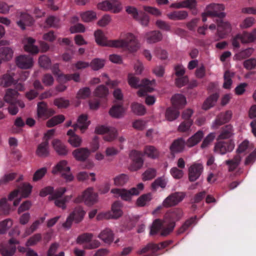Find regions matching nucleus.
Returning a JSON list of instances; mask_svg holds the SVG:
<instances>
[{"label": "nucleus", "mask_w": 256, "mask_h": 256, "mask_svg": "<svg viewBox=\"0 0 256 256\" xmlns=\"http://www.w3.org/2000/svg\"><path fill=\"white\" fill-rule=\"evenodd\" d=\"M129 156L132 160L128 168L130 171L136 172L142 168L144 160L142 158V154L140 152L132 150L130 152Z\"/></svg>", "instance_id": "9d476101"}, {"label": "nucleus", "mask_w": 256, "mask_h": 256, "mask_svg": "<svg viewBox=\"0 0 256 256\" xmlns=\"http://www.w3.org/2000/svg\"><path fill=\"white\" fill-rule=\"evenodd\" d=\"M182 216V212L180 209H176L167 213L164 220L167 222L168 229L164 230L162 234L166 236L172 231L175 226V222L178 220Z\"/></svg>", "instance_id": "423d86ee"}, {"label": "nucleus", "mask_w": 256, "mask_h": 256, "mask_svg": "<svg viewBox=\"0 0 256 256\" xmlns=\"http://www.w3.org/2000/svg\"><path fill=\"white\" fill-rule=\"evenodd\" d=\"M52 172L54 174H60L66 182H70L74 180L71 168L68 161L66 160H62L58 162L52 167Z\"/></svg>", "instance_id": "7ed1b4c3"}, {"label": "nucleus", "mask_w": 256, "mask_h": 256, "mask_svg": "<svg viewBox=\"0 0 256 256\" xmlns=\"http://www.w3.org/2000/svg\"><path fill=\"white\" fill-rule=\"evenodd\" d=\"M224 6L222 4H212L206 6L204 12L202 14V20L206 22L207 20L206 16L224 17L225 16L222 11Z\"/></svg>", "instance_id": "0eeeda50"}, {"label": "nucleus", "mask_w": 256, "mask_h": 256, "mask_svg": "<svg viewBox=\"0 0 256 256\" xmlns=\"http://www.w3.org/2000/svg\"><path fill=\"white\" fill-rule=\"evenodd\" d=\"M36 40L31 37H25L22 40L24 50L32 54L38 53L40 50L38 46L35 45Z\"/></svg>", "instance_id": "a211bd4d"}, {"label": "nucleus", "mask_w": 256, "mask_h": 256, "mask_svg": "<svg viewBox=\"0 0 256 256\" xmlns=\"http://www.w3.org/2000/svg\"><path fill=\"white\" fill-rule=\"evenodd\" d=\"M60 247V244L58 242H54L52 244L48 251V256H64V252H60L58 254L56 252Z\"/></svg>", "instance_id": "e2e57ef3"}, {"label": "nucleus", "mask_w": 256, "mask_h": 256, "mask_svg": "<svg viewBox=\"0 0 256 256\" xmlns=\"http://www.w3.org/2000/svg\"><path fill=\"white\" fill-rule=\"evenodd\" d=\"M128 180L129 176L128 175L125 174H121L114 178V184L116 186H122L126 184Z\"/></svg>", "instance_id": "c03bdc74"}, {"label": "nucleus", "mask_w": 256, "mask_h": 256, "mask_svg": "<svg viewBox=\"0 0 256 256\" xmlns=\"http://www.w3.org/2000/svg\"><path fill=\"white\" fill-rule=\"evenodd\" d=\"M98 194L94 191V188L92 187L87 188L83 192L81 196V200L88 206L94 204L98 202Z\"/></svg>", "instance_id": "9b49d317"}, {"label": "nucleus", "mask_w": 256, "mask_h": 256, "mask_svg": "<svg viewBox=\"0 0 256 256\" xmlns=\"http://www.w3.org/2000/svg\"><path fill=\"white\" fill-rule=\"evenodd\" d=\"M188 16V13L186 10L173 11L167 14L168 18L174 20H183Z\"/></svg>", "instance_id": "58836bf2"}, {"label": "nucleus", "mask_w": 256, "mask_h": 256, "mask_svg": "<svg viewBox=\"0 0 256 256\" xmlns=\"http://www.w3.org/2000/svg\"><path fill=\"white\" fill-rule=\"evenodd\" d=\"M118 132L117 130L114 127H110L108 130L103 136V140L107 142H112L114 141L118 136Z\"/></svg>", "instance_id": "49530a36"}, {"label": "nucleus", "mask_w": 256, "mask_h": 256, "mask_svg": "<svg viewBox=\"0 0 256 256\" xmlns=\"http://www.w3.org/2000/svg\"><path fill=\"white\" fill-rule=\"evenodd\" d=\"M234 76V73L230 70H227L224 74V82L223 87L224 88L228 89L230 88L232 84V78Z\"/></svg>", "instance_id": "0e129e2a"}, {"label": "nucleus", "mask_w": 256, "mask_h": 256, "mask_svg": "<svg viewBox=\"0 0 256 256\" xmlns=\"http://www.w3.org/2000/svg\"><path fill=\"white\" fill-rule=\"evenodd\" d=\"M233 129L231 126H226L224 128L218 136V140L227 139L233 135Z\"/></svg>", "instance_id": "6e6d98bb"}, {"label": "nucleus", "mask_w": 256, "mask_h": 256, "mask_svg": "<svg viewBox=\"0 0 256 256\" xmlns=\"http://www.w3.org/2000/svg\"><path fill=\"white\" fill-rule=\"evenodd\" d=\"M94 36L96 42L98 44L102 46H109L113 48L114 40H108L100 30L94 32Z\"/></svg>", "instance_id": "6ab92c4d"}, {"label": "nucleus", "mask_w": 256, "mask_h": 256, "mask_svg": "<svg viewBox=\"0 0 256 256\" xmlns=\"http://www.w3.org/2000/svg\"><path fill=\"white\" fill-rule=\"evenodd\" d=\"M125 110L122 105L114 106L110 109L109 114L113 118H120L124 116Z\"/></svg>", "instance_id": "37998d69"}, {"label": "nucleus", "mask_w": 256, "mask_h": 256, "mask_svg": "<svg viewBox=\"0 0 256 256\" xmlns=\"http://www.w3.org/2000/svg\"><path fill=\"white\" fill-rule=\"evenodd\" d=\"M52 145L55 152L59 156H66L69 152L65 144L58 139H54L52 142Z\"/></svg>", "instance_id": "5701e85b"}, {"label": "nucleus", "mask_w": 256, "mask_h": 256, "mask_svg": "<svg viewBox=\"0 0 256 256\" xmlns=\"http://www.w3.org/2000/svg\"><path fill=\"white\" fill-rule=\"evenodd\" d=\"M6 41H0V56L6 60H9L13 56L14 51L12 48L6 46Z\"/></svg>", "instance_id": "cd10ccee"}, {"label": "nucleus", "mask_w": 256, "mask_h": 256, "mask_svg": "<svg viewBox=\"0 0 256 256\" xmlns=\"http://www.w3.org/2000/svg\"><path fill=\"white\" fill-rule=\"evenodd\" d=\"M96 8L103 12L118 14L122 10V5L118 0H104L97 4Z\"/></svg>", "instance_id": "39448f33"}, {"label": "nucleus", "mask_w": 256, "mask_h": 256, "mask_svg": "<svg viewBox=\"0 0 256 256\" xmlns=\"http://www.w3.org/2000/svg\"><path fill=\"white\" fill-rule=\"evenodd\" d=\"M81 20L84 22H90L97 19L96 12L92 10H88L79 12Z\"/></svg>", "instance_id": "2f4dec72"}, {"label": "nucleus", "mask_w": 256, "mask_h": 256, "mask_svg": "<svg viewBox=\"0 0 256 256\" xmlns=\"http://www.w3.org/2000/svg\"><path fill=\"white\" fill-rule=\"evenodd\" d=\"M18 94V92L16 90L12 89H8L4 96V100L6 102L14 104Z\"/></svg>", "instance_id": "de8ad7c7"}, {"label": "nucleus", "mask_w": 256, "mask_h": 256, "mask_svg": "<svg viewBox=\"0 0 256 256\" xmlns=\"http://www.w3.org/2000/svg\"><path fill=\"white\" fill-rule=\"evenodd\" d=\"M143 154L150 159L156 160L159 158L160 153L158 150L155 146L147 145L144 148Z\"/></svg>", "instance_id": "c756f323"}, {"label": "nucleus", "mask_w": 256, "mask_h": 256, "mask_svg": "<svg viewBox=\"0 0 256 256\" xmlns=\"http://www.w3.org/2000/svg\"><path fill=\"white\" fill-rule=\"evenodd\" d=\"M172 106L176 108H181L186 104V97L182 94H176L171 99Z\"/></svg>", "instance_id": "c9c22d12"}, {"label": "nucleus", "mask_w": 256, "mask_h": 256, "mask_svg": "<svg viewBox=\"0 0 256 256\" xmlns=\"http://www.w3.org/2000/svg\"><path fill=\"white\" fill-rule=\"evenodd\" d=\"M193 122V120H184V121L182 122L178 126V130L181 132H188L190 130Z\"/></svg>", "instance_id": "052dcab7"}, {"label": "nucleus", "mask_w": 256, "mask_h": 256, "mask_svg": "<svg viewBox=\"0 0 256 256\" xmlns=\"http://www.w3.org/2000/svg\"><path fill=\"white\" fill-rule=\"evenodd\" d=\"M66 192V188H60L56 190L54 194L51 196L52 200H54L55 205L62 209L66 208V202L70 198L68 196H66L64 198H61Z\"/></svg>", "instance_id": "ddd939ff"}, {"label": "nucleus", "mask_w": 256, "mask_h": 256, "mask_svg": "<svg viewBox=\"0 0 256 256\" xmlns=\"http://www.w3.org/2000/svg\"><path fill=\"white\" fill-rule=\"evenodd\" d=\"M16 246L8 244H0V253L2 256H13L16 252Z\"/></svg>", "instance_id": "4c0bfd02"}, {"label": "nucleus", "mask_w": 256, "mask_h": 256, "mask_svg": "<svg viewBox=\"0 0 256 256\" xmlns=\"http://www.w3.org/2000/svg\"><path fill=\"white\" fill-rule=\"evenodd\" d=\"M167 180L162 177L157 178L152 184V188L153 190H156L159 187L164 188H166Z\"/></svg>", "instance_id": "bf43d9fd"}, {"label": "nucleus", "mask_w": 256, "mask_h": 256, "mask_svg": "<svg viewBox=\"0 0 256 256\" xmlns=\"http://www.w3.org/2000/svg\"><path fill=\"white\" fill-rule=\"evenodd\" d=\"M94 94L96 96L104 98L109 94V90L106 86L102 84L96 88L94 92Z\"/></svg>", "instance_id": "603ef678"}, {"label": "nucleus", "mask_w": 256, "mask_h": 256, "mask_svg": "<svg viewBox=\"0 0 256 256\" xmlns=\"http://www.w3.org/2000/svg\"><path fill=\"white\" fill-rule=\"evenodd\" d=\"M122 204L118 201L113 203L111 208V212H110V218L118 219L122 215V212L121 209Z\"/></svg>", "instance_id": "473e14b6"}, {"label": "nucleus", "mask_w": 256, "mask_h": 256, "mask_svg": "<svg viewBox=\"0 0 256 256\" xmlns=\"http://www.w3.org/2000/svg\"><path fill=\"white\" fill-rule=\"evenodd\" d=\"M156 176V170L154 168H148L142 174V178L144 181L150 180Z\"/></svg>", "instance_id": "5fc2aeb1"}, {"label": "nucleus", "mask_w": 256, "mask_h": 256, "mask_svg": "<svg viewBox=\"0 0 256 256\" xmlns=\"http://www.w3.org/2000/svg\"><path fill=\"white\" fill-rule=\"evenodd\" d=\"M232 112L230 110L226 111L224 113L220 114L216 119L213 122L212 124V128L213 129L218 128L222 124L228 122L232 117Z\"/></svg>", "instance_id": "412c9836"}, {"label": "nucleus", "mask_w": 256, "mask_h": 256, "mask_svg": "<svg viewBox=\"0 0 256 256\" xmlns=\"http://www.w3.org/2000/svg\"><path fill=\"white\" fill-rule=\"evenodd\" d=\"M234 147V144L232 141H218L214 144V151L215 153L224 155L232 152Z\"/></svg>", "instance_id": "4468645a"}, {"label": "nucleus", "mask_w": 256, "mask_h": 256, "mask_svg": "<svg viewBox=\"0 0 256 256\" xmlns=\"http://www.w3.org/2000/svg\"><path fill=\"white\" fill-rule=\"evenodd\" d=\"M160 248V247L153 244H147L146 246L140 249L138 253L139 254H142L146 253L147 252H150L152 253H154L156 252Z\"/></svg>", "instance_id": "69168bd1"}, {"label": "nucleus", "mask_w": 256, "mask_h": 256, "mask_svg": "<svg viewBox=\"0 0 256 256\" xmlns=\"http://www.w3.org/2000/svg\"><path fill=\"white\" fill-rule=\"evenodd\" d=\"M204 136L202 130H198L187 140L186 144L188 147L191 148L199 143Z\"/></svg>", "instance_id": "72a5a7b5"}, {"label": "nucleus", "mask_w": 256, "mask_h": 256, "mask_svg": "<svg viewBox=\"0 0 256 256\" xmlns=\"http://www.w3.org/2000/svg\"><path fill=\"white\" fill-rule=\"evenodd\" d=\"M65 116L62 114H58L53 116L46 122L48 127H53L56 125L60 124L64 122Z\"/></svg>", "instance_id": "3c124183"}, {"label": "nucleus", "mask_w": 256, "mask_h": 256, "mask_svg": "<svg viewBox=\"0 0 256 256\" xmlns=\"http://www.w3.org/2000/svg\"><path fill=\"white\" fill-rule=\"evenodd\" d=\"M241 42L244 44L253 43L256 42V28L250 32L244 31L237 34Z\"/></svg>", "instance_id": "aec40b11"}, {"label": "nucleus", "mask_w": 256, "mask_h": 256, "mask_svg": "<svg viewBox=\"0 0 256 256\" xmlns=\"http://www.w3.org/2000/svg\"><path fill=\"white\" fill-rule=\"evenodd\" d=\"M218 98V94H214L210 96L204 102L203 109L207 110L214 106Z\"/></svg>", "instance_id": "a18cd8bd"}, {"label": "nucleus", "mask_w": 256, "mask_h": 256, "mask_svg": "<svg viewBox=\"0 0 256 256\" xmlns=\"http://www.w3.org/2000/svg\"><path fill=\"white\" fill-rule=\"evenodd\" d=\"M16 63L22 69H29L33 66L34 60L30 56L21 54L16 58Z\"/></svg>", "instance_id": "f3484780"}, {"label": "nucleus", "mask_w": 256, "mask_h": 256, "mask_svg": "<svg viewBox=\"0 0 256 256\" xmlns=\"http://www.w3.org/2000/svg\"><path fill=\"white\" fill-rule=\"evenodd\" d=\"M120 152V150L116 147L114 146H109L106 148L104 154L110 160L113 158L115 156L118 155Z\"/></svg>", "instance_id": "680f3d73"}, {"label": "nucleus", "mask_w": 256, "mask_h": 256, "mask_svg": "<svg viewBox=\"0 0 256 256\" xmlns=\"http://www.w3.org/2000/svg\"><path fill=\"white\" fill-rule=\"evenodd\" d=\"M105 64V60L104 59L94 58L91 62L90 66L94 70H98L102 68Z\"/></svg>", "instance_id": "338daca9"}, {"label": "nucleus", "mask_w": 256, "mask_h": 256, "mask_svg": "<svg viewBox=\"0 0 256 256\" xmlns=\"http://www.w3.org/2000/svg\"><path fill=\"white\" fill-rule=\"evenodd\" d=\"M127 80L131 88H137L141 86L145 87L149 92H152L156 85V81L154 80H150L148 79H144L140 82L139 78L132 73L128 74Z\"/></svg>", "instance_id": "20e7f679"}, {"label": "nucleus", "mask_w": 256, "mask_h": 256, "mask_svg": "<svg viewBox=\"0 0 256 256\" xmlns=\"http://www.w3.org/2000/svg\"><path fill=\"white\" fill-rule=\"evenodd\" d=\"M44 220V217H42L40 219L34 221L29 228L26 230L24 233L22 234V237L25 238L32 234L39 227L40 224L43 223Z\"/></svg>", "instance_id": "79ce46f5"}, {"label": "nucleus", "mask_w": 256, "mask_h": 256, "mask_svg": "<svg viewBox=\"0 0 256 256\" xmlns=\"http://www.w3.org/2000/svg\"><path fill=\"white\" fill-rule=\"evenodd\" d=\"M91 94V90L88 87L80 88L76 94V98L78 100H84L88 98Z\"/></svg>", "instance_id": "13d9d810"}, {"label": "nucleus", "mask_w": 256, "mask_h": 256, "mask_svg": "<svg viewBox=\"0 0 256 256\" xmlns=\"http://www.w3.org/2000/svg\"><path fill=\"white\" fill-rule=\"evenodd\" d=\"M254 52V48H248L241 50L240 52L236 54L235 58L238 60H240L250 57Z\"/></svg>", "instance_id": "4d7b16f0"}, {"label": "nucleus", "mask_w": 256, "mask_h": 256, "mask_svg": "<svg viewBox=\"0 0 256 256\" xmlns=\"http://www.w3.org/2000/svg\"><path fill=\"white\" fill-rule=\"evenodd\" d=\"M12 225L13 220L10 218H6L0 222V234H5Z\"/></svg>", "instance_id": "864d4df0"}, {"label": "nucleus", "mask_w": 256, "mask_h": 256, "mask_svg": "<svg viewBox=\"0 0 256 256\" xmlns=\"http://www.w3.org/2000/svg\"><path fill=\"white\" fill-rule=\"evenodd\" d=\"M180 116V112L176 108H169L166 112V118L168 121H173L178 118Z\"/></svg>", "instance_id": "09e8293b"}, {"label": "nucleus", "mask_w": 256, "mask_h": 256, "mask_svg": "<svg viewBox=\"0 0 256 256\" xmlns=\"http://www.w3.org/2000/svg\"><path fill=\"white\" fill-rule=\"evenodd\" d=\"M50 153L48 142H44L38 145L36 154L40 157H46Z\"/></svg>", "instance_id": "ea45409f"}, {"label": "nucleus", "mask_w": 256, "mask_h": 256, "mask_svg": "<svg viewBox=\"0 0 256 256\" xmlns=\"http://www.w3.org/2000/svg\"><path fill=\"white\" fill-rule=\"evenodd\" d=\"M186 196L184 192H176L166 197L162 202V206L168 208L177 205L182 202Z\"/></svg>", "instance_id": "f8f14e48"}, {"label": "nucleus", "mask_w": 256, "mask_h": 256, "mask_svg": "<svg viewBox=\"0 0 256 256\" xmlns=\"http://www.w3.org/2000/svg\"><path fill=\"white\" fill-rule=\"evenodd\" d=\"M34 22L33 18L28 14L23 12L20 16V20L16 23L18 26L22 30L26 29V26H32Z\"/></svg>", "instance_id": "c85d7f7f"}, {"label": "nucleus", "mask_w": 256, "mask_h": 256, "mask_svg": "<svg viewBox=\"0 0 256 256\" xmlns=\"http://www.w3.org/2000/svg\"><path fill=\"white\" fill-rule=\"evenodd\" d=\"M32 188V186L30 184L24 183L9 194L8 200L10 201L14 200V206H17L22 198H26L30 196Z\"/></svg>", "instance_id": "f03ea898"}, {"label": "nucleus", "mask_w": 256, "mask_h": 256, "mask_svg": "<svg viewBox=\"0 0 256 256\" xmlns=\"http://www.w3.org/2000/svg\"><path fill=\"white\" fill-rule=\"evenodd\" d=\"M186 142L182 138L175 140L170 146V150L172 153L182 152L185 147Z\"/></svg>", "instance_id": "f704fd0d"}, {"label": "nucleus", "mask_w": 256, "mask_h": 256, "mask_svg": "<svg viewBox=\"0 0 256 256\" xmlns=\"http://www.w3.org/2000/svg\"><path fill=\"white\" fill-rule=\"evenodd\" d=\"M13 72L6 73L0 78V85L4 87H8L18 81L15 78Z\"/></svg>", "instance_id": "7c9ffc66"}, {"label": "nucleus", "mask_w": 256, "mask_h": 256, "mask_svg": "<svg viewBox=\"0 0 256 256\" xmlns=\"http://www.w3.org/2000/svg\"><path fill=\"white\" fill-rule=\"evenodd\" d=\"M91 150L87 148H80L72 152L74 158L78 161H85L90 156Z\"/></svg>", "instance_id": "4be33fe9"}, {"label": "nucleus", "mask_w": 256, "mask_h": 256, "mask_svg": "<svg viewBox=\"0 0 256 256\" xmlns=\"http://www.w3.org/2000/svg\"><path fill=\"white\" fill-rule=\"evenodd\" d=\"M67 135L68 136V142L72 146L78 148L82 145V140L80 136L76 134L74 130H69Z\"/></svg>", "instance_id": "bb28decb"}, {"label": "nucleus", "mask_w": 256, "mask_h": 256, "mask_svg": "<svg viewBox=\"0 0 256 256\" xmlns=\"http://www.w3.org/2000/svg\"><path fill=\"white\" fill-rule=\"evenodd\" d=\"M152 200V194H144L137 199L136 204L138 206H144L148 205Z\"/></svg>", "instance_id": "8fccbe9b"}, {"label": "nucleus", "mask_w": 256, "mask_h": 256, "mask_svg": "<svg viewBox=\"0 0 256 256\" xmlns=\"http://www.w3.org/2000/svg\"><path fill=\"white\" fill-rule=\"evenodd\" d=\"M168 226L167 225V222L160 220H156L152 224L150 227V234L152 236L156 234L160 230H162L161 234L164 230L168 229Z\"/></svg>", "instance_id": "a878e982"}, {"label": "nucleus", "mask_w": 256, "mask_h": 256, "mask_svg": "<svg viewBox=\"0 0 256 256\" xmlns=\"http://www.w3.org/2000/svg\"><path fill=\"white\" fill-rule=\"evenodd\" d=\"M36 115L38 118L45 120L55 114V111L52 108H48L47 104L43 102L37 104Z\"/></svg>", "instance_id": "2eb2a0df"}, {"label": "nucleus", "mask_w": 256, "mask_h": 256, "mask_svg": "<svg viewBox=\"0 0 256 256\" xmlns=\"http://www.w3.org/2000/svg\"><path fill=\"white\" fill-rule=\"evenodd\" d=\"M98 237L105 243H111L114 240V234L109 228L104 230L98 235Z\"/></svg>", "instance_id": "a19ab883"}, {"label": "nucleus", "mask_w": 256, "mask_h": 256, "mask_svg": "<svg viewBox=\"0 0 256 256\" xmlns=\"http://www.w3.org/2000/svg\"><path fill=\"white\" fill-rule=\"evenodd\" d=\"M140 46L137 37L131 32L122 33L120 38L113 42V48H126L130 52H136Z\"/></svg>", "instance_id": "f257e3e1"}, {"label": "nucleus", "mask_w": 256, "mask_h": 256, "mask_svg": "<svg viewBox=\"0 0 256 256\" xmlns=\"http://www.w3.org/2000/svg\"><path fill=\"white\" fill-rule=\"evenodd\" d=\"M38 64L40 66L46 69H48L50 67L51 60L50 58L46 55L40 56L38 58Z\"/></svg>", "instance_id": "774afa93"}, {"label": "nucleus", "mask_w": 256, "mask_h": 256, "mask_svg": "<svg viewBox=\"0 0 256 256\" xmlns=\"http://www.w3.org/2000/svg\"><path fill=\"white\" fill-rule=\"evenodd\" d=\"M90 122L88 120L87 114H80L78 118L77 123L72 126L74 130L78 128L82 132H84L88 128Z\"/></svg>", "instance_id": "393cba45"}, {"label": "nucleus", "mask_w": 256, "mask_h": 256, "mask_svg": "<svg viewBox=\"0 0 256 256\" xmlns=\"http://www.w3.org/2000/svg\"><path fill=\"white\" fill-rule=\"evenodd\" d=\"M203 166L200 162L192 163L188 168V178L190 181L194 182L199 178L203 172Z\"/></svg>", "instance_id": "dca6fc26"}, {"label": "nucleus", "mask_w": 256, "mask_h": 256, "mask_svg": "<svg viewBox=\"0 0 256 256\" xmlns=\"http://www.w3.org/2000/svg\"><path fill=\"white\" fill-rule=\"evenodd\" d=\"M143 38L147 43L151 44L161 40L162 39V34L158 31H150L145 32L143 34Z\"/></svg>", "instance_id": "b1692460"}, {"label": "nucleus", "mask_w": 256, "mask_h": 256, "mask_svg": "<svg viewBox=\"0 0 256 256\" xmlns=\"http://www.w3.org/2000/svg\"><path fill=\"white\" fill-rule=\"evenodd\" d=\"M70 215L74 222L78 223L83 220L85 212L82 208L78 206L76 208Z\"/></svg>", "instance_id": "e433bc0d"}, {"label": "nucleus", "mask_w": 256, "mask_h": 256, "mask_svg": "<svg viewBox=\"0 0 256 256\" xmlns=\"http://www.w3.org/2000/svg\"><path fill=\"white\" fill-rule=\"evenodd\" d=\"M249 142L247 140H244L238 146L236 151L238 154L232 159L226 161V164L228 165V169L230 171L234 170L240 164L242 157L240 155V153H242L246 151L248 148Z\"/></svg>", "instance_id": "1a4fd4ad"}, {"label": "nucleus", "mask_w": 256, "mask_h": 256, "mask_svg": "<svg viewBox=\"0 0 256 256\" xmlns=\"http://www.w3.org/2000/svg\"><path fill=\"white\" fill-rule=\"evenodd\" d=\"M93 235L90 233H84L80 235L76 240L77 244H82L85 249H94L100 246V242L92 240Z\"/></svg>", "instance_id": "6e6552de"}]
</instances>
